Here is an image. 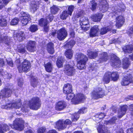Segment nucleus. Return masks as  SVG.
<instances>
[{"label": "nucleus", "mask_w": 133, "mask_h": 133, "mask_svg": "<svg viewBox=\"0 0 133 133\" xmlns=\"http://www.w3.org/2000/svg\"><path fill=\"white\" fill-rule=\"evenodd\" d=\"M66 99L68 100L71 99V102L73 104H78L82 102L86 97L82 94H78L75 95L74 93L70 92L66 94Z\"/></svg>", "instance_id": "nucleus-1"}, {"label": "nucleus", "mask_w": 133, "mask_h": 133, "mask_svg": "<svg viewBox=\"0 0 133 133\" xmlns=\"http://www.w3.org/2000/svg\"><path fill=\"white\" fill-rule=\"evenodd\" d=\"M53 16L52 15L50 14L49 16L47 17L46 19L41 18L39 20V25L40 26L43 27L44 30V31L47 32L49 30V27L48 25L49 21L48 19L51 22L53 20Z\"/></svg>", "instance_id": "nucleus-2"}, {"label": "nucleus", "mask_w": 133, "mask_h": 133, "mask_svg": "<svg viewBox=\"0 0 133 133\" xmlns=\"http://www.w3.org/2000/svg\"><path fill=\"white\" fill-rule=\"evenodd\" d=\"M88 60L87 57L82 54H79L78 55V68L80 69H82L85 68L86 62Z\"/></svg>", "instance_id": "nucleus-3"}, {"label": "nucleus", "mask_w": 133, "mask_h": 133, "mask_svg": "<svg viewBox=\"0 0 133 133\" xmlns=\"http://www.w3.org/2000/svg\"><path fill=\"white\" fill-rule=\"evenodd\" d=\"M17 66L19 72H21L22 71L27 72L30 70L31 64L29 61L25 59L22 62L21 65H17Z\"/></svg>", "instance_id": "nucleus-4"}, {"label": "nucleus", "mask_w": 133, "mask_h": 133, "mask_svg": "<svg viewBox=\"0 0 133 133\" xmlns=\"http://www.w3.org/2000/svg\"><path fill=\"white\" fill-rule=\"evenodd\" d=\"M29 106L31 109L37 110L41 105V101L38 97H34L29 101Z\"/></svg>", "instance_id": "nucleus-5"}, {"label": "nucleus", "mask_w": 133, "mask_h": 133, "mask_svg": "<svg viewBox=\"0 0 133 133\" xmlns=\"http://www.w3.org/2000/svg\"><path fill=\"white\" fill-rule=\"evenodd\" d=\"M75 42L73 40H71L69 42L65 45V46L69 48L65 53V55L66 57L69 59H71L73 56V53L72 51L70 49L75 44Z\"/></svg>", "instance_id": "nucleus-6"}, {"label": "nucleus", "mask_w": 133, "mask_h": 133, "mask_svg": "<svg viewBox=\"0 0 133 133\" xmlns=\"http://www.w3.org/2000/svg\"><path fill=\"white\" fill-rule=\"evenodd\" d=\"M24 121L22 118H17L14 121L12 128L16 130L21 131L24 128Z\"/></svg>", "instance_id": "nucleus-7"}, {"label": "nucleus", "mask_w": 133, "mask_h": 133, "mask_svg": "<svg viewBox=\"0 0 133 133\" xmlns=\"http://www.w3.org/2000/svg\"><path fill=\"white\" fill-rule=\"evenodd\" d=\"M19 17L21 18V22L23 24L25 25L27 24L28 22L31 20V16L27 13L23 12H21L19 15Z\"/></svg>", "instance_id": "nucleus-8"}, {"label": "nucleus", "mask_w": 133, "mask_h": 133, "mask_svg": "<svg viewBox=\"0 0 133 133\" xmlns=\"http://www.w3.org/2000/svg\"><path fill=\"white\" fill-rule=\"evenodd\" d=\"M105 95L104 91L102 90V89L99 88L92 92L91 96L92 98L96 99L102 98Z\"/></svg>", "instance_id": "nucleus-9"}, {"label": "nucleus", "mask_w": 133, "mask_h": 133, "mask_svg": "<svg viewBox=\"0 0 133 133\" xmlns=\"http://www.w3.org/2000/svg\"><path fill=\"white\" fill-rule=\"evenodd\" d=\"M111 61V65L115 68H118L121 66V62L117 56L114 54L112 55Z\"/></svg>", "instance_id": "nucleus-10"}, {"label": "nucleus", "mask_w": 133, "mask_h": 133, "mask_svg": "<svg viewBox=\"0 0 133 133\" xmlns=\"http://www.w3.org/2000/svg\"><path fill=\"white\" fill-rule=\"evenodd\" d=\"M57 38L60 41L64 39L67 36V32L64 28H62L57 32Z\"/></svg>", "instance_id": "nucleus-11"}, {"label": "nucleus", "mask_w": 133, "mask_h": 133, "mask_svg": "<svg viewBox=\"0 0 133 133\" xmlns=\"http://www.w3.org/2000/svg\"><path fill=\"white\" fill-rule=\"evenodd\" d=\"M80 24L82 29L87 31L89 29V27L85 26L89 24L88 19V17H83L80 18Z\"/></svg>", "instance_id": "nucleus-12"}, {"label": "nucleus", "mask_w": 133, "mask_h": 133, "mask_svg": "<svg viewBox=\"0 0 133 133\" xmlns=\"http://www.w3.org/2000/svg\"><path fill=\"white\" fill-rule=\"evenodd\" d=\"M64 71L66 74L68 76H72L75 73L74 68L72 65L69 64H67L65 66Z\"/></svg>", "instance_id": "nucleus-13"}, {"label": "nucleus", "mask_w": 133, "mask_h": 133, "mask_svg": "<svg viewBox=\"0 0 133 133\" xmlns=\"http://www.w3.org/2000/svg\"><path fill=\"white\" fill-rule=\"evenodd\" d=\"M99 6L100 10L103 13L107 11L109 7L108 4L106 0H101Z\"/></svg>", "instance_id": "nucleus-14"}, {"label": "nucleus", "mask_w": 133, "mask_h": 133, "mask_svg": "<svg viewBox=\"0 0 133 133\" xmlns=\"http://www.w3.org/2000/svg\"><path fill=\"white\" fill-rule=\"evenodd\" d=\"M13 37L15 40H17L20 42L22 41L24 38L25 34L23 31H20L18 33L15 32Z\"/></svg>", "instance_id": "nucleus-15"}, {"label": "nucleus", "mask_w": 133, "mask_h": 133, "mask_svg": "<svg viewBox=\"0 0 133 133\" xmlns=\"http://www.w3.org/2000/svg\"><path fill=\"white\" fill-rule=\"evenodd\" d=\"M87 111V109L85 107H84L79 109L78 111V113H75L74 116L72 117L71 119L72 121L75 122L78 120L79 117L78 114H81L85 113Z\"/></svg>", "instance_id": "nucleus-16"}, {"label": "nucleus", "mask_w": 133, "mask_h": 133, "mask_svg": "<svg viewBox=\"0 0 133 133\" xmlns=\"http://www.w3.org/2000/svg\"><path fill=\"white\" fill-rule=\"evenodd\" d=\"M66 106V102L64 101H59L56 104L55 109L58 111H61L64 109Z\"/></svg>", "instance_id": "nucleus-17"}, {"label": "nucleus", "mask_w": 133, "mask_h": 133, "mask_svg": "<svg viewBox=\"0 0 133 133\" xmlns=\"http://www.w3.org/2000/svg\"><path fill=\"white\" fill-rule=\"evenodd\" d=\"M131 76H126L122 79L121 83L122 85L125 86L130 83H133V77L131 78Z\"/></svg>", "instance_id": "nucleus-18"}, {"label": "nucleus", "mask_w": 133, "mask_h": 133, "mask_svg": "<svg viewBox=\"0 0 133 133\" xmlns=\"http://www.w3.org/2000/svg\"><path fill=\"white\" fill-rule=\"evenodd\" d=\"M124 21V17L122 16H119L116 18V25L118 28L121 27L123 25Z\"/></svg>", "instance_id": "nucleus-19"}, {"label": "nucleus", "mask_w": 133, "mask_h": 133, "mask_svg": "<svg viewBox=\"0 0 133 133\" xmlns=\"http://www.w3.org/2000/svg\"><path fill=\"white\" fill-rule=\"evenodd\" d=\"M35 42L34 41H29L26 46L27 49L30 52H33L35 50Z\"/></svg>", "instance_id": "nucleus-20"}, {"label": "nucleus", "mask_w": 133, "mask_h": 133, "mask_svg": "<svg viewBox=\"0 0 133 133\" xmlns=\"http://www.w3.org/2000/svg\"><path fill=\"white\" fill-rule=\"evenodd\" d=\"M39 4V2L35 1L31 2L30 5V9L31 11L34 12L35 11L37 10Z\"/></svg>", "instance_id": "nucleus-21"}, {"label": "nucleus", "mask_w": 133, "mask_h": 133, "mask_svg": "<svg viewBox=\"0 0 133 133\" xmlns=\"http://www.w3.org/2000/svg\"><path fill=\"white\" fill-rule=\"evenodd\" d=\"M98 32V26L97 25L94 26L91 29L90 33V36L91 37L96 36L97 35Z\"/></svg>", "instance_id": "nucleus-22"}, {"label": "nucleus", "mask_w": 133, "mask_h": 133, "mask_svg": "<svg viewBox=\"0 0 133 133\" xmlns=\"http://www.w3.org/2000/svg\"><path fill=\"white\" fill-rule=\"evenodd\" d=\"M55 128L60 130L64 129L66 128V127L63 124V121L59 120L56 123Z\"/></svg>", "instance_id": "nucleus-23"}, {"label": "nucleus", "mask_w": 133, "mask_h": 133, "mask_svg": "<svg viewBox=\"0 0 133 133\" xmlns=\"http://www.w3.org/2000/svg\"><path fill=\"white\" fill-rule=\"evenodd\" d=\"M72 85L69 84H67L64 85L63 88V92L67 94L69 93L72 92Z\"/></svg>", "instance_id": "nucleus-24"}, {"label": "nucleus", "mask_w": 133, "mask_h": 133, "mask_svg": "<svg viewBox=\"0 0 133 133\" xmlns=\"http://www.w3.org/2000/svg\"><path fill=\"white\" fill-rule=\"evenodd\" d=\"M97 130L99 133H110L109 131H108L106 127L104 125H100L97 128Z\"/></svg>", "instance_id": "nucleus-25"}, {"label": "nucleus", "mask_w": 133, "mask_h": 133, "mask_svg": "<svg viewBox=\"0 0 133 133\" xmlns=\"http://www.w3.org/2000/svg\"><path fill=\"white\" fill-rule=\"evenodd\" d=\"M127 109L128 107L127 105H124L121 107L119 112L118 117L119 118L121 117L125 114Z\"/></svg>", "instance_id": "nucleus-26"}, {"label": "nucleus", "mask_w": 133, "mask_h": 133, "mask_svg": "<svg viewBox=\"0 0 133 133\" xmlns=\"http://www.w3.org/2000/svg\"><path fill=\"white\" fill-rule=\"evenodd\" d=\"M47 49L49 53L53 54L54 52L53 44L51 42L49 43L47 45Z\"/></svg>", "instance_id": "nucleus-27"}, {"label": "nucleus", "mask_w": 133, "mask_h": 133, "mask_svg": "<svg viewBox=\"0 0 133 133\" xmlns=\"http://www.w3.org/2000/svg\"><path fill=\"white\" fill-rule=\"evenodd\" d=\"M123 51L125 53H131L133 51V45H128L125 46L123 48Z\"/></svg>", "instance_id": "nucleus-28"}, {"label": "nucleus", "mask_w": 133, "mask_h": 133, "mask_svg": "<svg viewBox=\"0 0 133 133\" xmlns=\"http://www.w3.org/2000/svg\"><path fill=\"white\" fill-rule=\"evenodd\" d=\"M102 16V14L99 13L98 14H95L92 16L91 18L94 21L97 22L101 20Z\"/></svg>", "instance_id": "nucleus-29"}, {"label": "nucleus", "mask_w": 133, "mask_h": 133, "mask_svg": "<svg viewBox=\"0 0 133 133\" xmlns=\"http://www.w3.org/2000/svg\"><path fill=\"white\" fill-rule=\"evenodd\" d=\"M111 74V72H108L105 74L103 79V81L105 83H108L109 82Z\"/></svg>", "instance_id": "nucleus-30"}, {"label": "nucleus", "mask_w": 133, "mask_h": 133, "mask_svg": "<svg viewBox=\"0 0 133 133\" xmlns=\"http://www.w3.org/2000/svg\"><path fill=\"white\" fill-rule=\"evenodd\" d=\"M130 64L129 58H126L123 59V61L122 67L124 69H126L129 66Z\"/></svg>", "instance_id": "nucleus-31"}, {"label": "nucleus", "mask_w": 133, "mask_h": 133, "mask_svg": "<svg viewBox=\"0 0 133 133\" xmlns=\"http://www.w3.org/2000/svg\"><path fill=\"white\" fill-rule=\"evenodd\" d=\"M21 104L20 99H18L16 100L15 103L11 104V107L16 109L19 108L21 105Z\"/></svg>", "instance_id": "nucleus-32"}, {"label": "nucleus", "mask_w": 133, "mask_h": 133, "mask_svg": "<svg viewBox=\"0 0 133 133\" xmlns=\"http://www.w3.org/2000/svg\"><path fill=\"white\" fill-rule=\"evenodd\" d=\"M38 82V80L36 77H33L31 78V84L33 87H35L37 86Z\"/></svg>", "instance_id": "nucleus-33"}, {"label": "nucleus", "mask_w": 133, "mask_h": 133, "mask_svg": "<svg viewBox=\"0 0 133 133\" xmlns=\"http://www.w3.org/2000/svg\"><path fill=\"white\" fill-rule=\"evenodd\" d=\"M8 129V125L5 124H0V133H4Z\"/></svg>", "instance_id": "nucleus-34"}, {"label": "nucleus", "mask_w": 133, "mask_h": 133, "mask_svg": "<svg viewBox=\"0 0 133 133\" xmlns=\"http://www.w3.org/2000/svg\"><path fill=\"white\" fill-rule=\"evenodd\" d=\"M25 45L24 44L19 45L18 46L17 50L18 52L23 54L25 53Z\"/></svg>", "instance_id": "nucleus-35"}, {"label": "nucleus", "mask_w": 133, "mask_h": 133, "mask_svg": "<svg viewBox=\"0 0 133 133\" xmlns=\"http://www.w3.org/2000/svg\"><path fill=\"white\" fill-rule=\"evenodd\" d=\"M119 75L117 72H115L111 73L110 77L113 81H116L119 78Z\"/></svg>", "instance_id": "nucleus-36"}, {"label": "nucleus", "mask_w": 133, "mask_h": 133, "mask_svg": "<svg viewBox=\"0 0 133 133\" xmlns=\"http://www.w3.org/2000/svg\"><path fill=\"white\" fill-rule=\"evenodd\" d=\"M46 70L48 72H51L52 69V65L50 62L44 64Z\"/></svg>", "instance_id": "nucleus-37"}, {"label": "nucleus", "mask_w": 133, "mask_h": 133, "mask_svg": "<svg viewBox=\"0 0 133 133\" xmlns=\"http://www.w3.org/2000/svg\"><path fill=\"white\" fill-rule=\"evenodd\" d=\"M63 57H59L57 61V66L59 68L62 67L63 65Z\"/></svg>", "instance_id": "nucleus-38"}, {"label": "nucleus", "mask_w": 133, "mask_h": 133, "mask_svg": "<svg viewBox=\"0 0 133 133\" xmlns=\"http://www.w3.org/2000/svg\"><path fill=\"white\" fill-rule=\"evenodd\" d=\"M69 15L68 11L65 10L63 11L60 15L61 18L63 20H65Z\"/></svg>", "instance_id": "nucleus-39"}, {"label": "nucleus", "mask_w": 133, "mask_h": 133, "mask_svg": "<svg viewBox=\"0 0 133 133\" xmlns=\"http://www.w3.org/2000/svg\"><path fill=\"white\" fill-rule=\"evenodd\" d=\"M101 57L100 59V61L101 62L106 61L108 59L107 54L106 52H104L101 54Z\"/></svg>", "instance_id": "nucleus-40"}, {"label": "nucleus", "mask_w": 133, "mask_h": 133, "mask_svg": "<svg viewBox=\"0 0 133 133\" xmlns=\"http://www.w3.org/2000/svg\"><path fill=\"white\" fill-rule=\"evenodd\" d=\"M112 27L107 26L106 27L102 28L101 31L100 33L101 34L103 35L106 34L108 31L111 30L112 29Z\"/></svg>", "instance_id": "nucleus-41"}, {"label": "nucleus", "mask_w": 133, "mask_h": 133, "mask_svg": "<svg viewBox=\"0 0 133 133\" xmlns=\"http://www.w3.org/2000/svg\"><path fill=\"white\" fill-rule=\"evenodd\" d=\"M59 10V9L57 6L54 5L50 8L51 13L52 14H56Z\"/></svg>", "instance_id": "nucleus-42"}, {"label": "nucleus", "mask_w": 133, "mask_h": 133, "mask_svg": "<svg viewBox=\"0 0 133 133\" xmlns=\"http://www.w3.org/2000/svg\"><path fill=\"white\" fill-rule=\"evenodd\" d=\"M97 54L96 52H93L92 51L88 52V55L89 57L91 59L94 58L96 57Z\"/></svg>", "instance_id": "nucleus-43"}, {"label": "nucleus", "mask_w": 133, "mask_h": 133, "mask_svg": "<svg viewBox=\"0 0 133 133\" xmlns=\"http://www.w3.org/2000/svg\"><path fill=\"white\" fill-rule=\"evenodd\" d=\"M8 88H5L3 89L1 92V96L3 97H6L8 95Z\"/></svg>", "instance_id": "nucleus-44"}, {"label": "nucleus", "mask_w": 133, "mask_h": 133, "mask_svg": "<svg viewBox=\"0 0 133 133\" xmlns=\"http://www.w3.org/2000/svg\"><path fill=\"white\" fill-rule=\"evenodd\" d=\"M95 1L94 0H91L90 2V5H91L90 8L93 11L95 10L97 8V4Z\"/></svg>", "instance_id": "nucleus-45"}, {"label": "nucleus", "mask_w": 133, "mask_h": 133, "mask_svg": "<svg viewBox=\"0 0 133 133\" xmlns=\"http://www.w3.org/2000/svg\"><path fill=\"white\" fill-rule=\"evenodd\" d=\"M38 30L37 26V25H31L29 28V30L32 32H34Z\"/></svg>", "instance_id": "nucleus-46"}, {"label": "nucleus", "mask_w": 133, "mask_h": 133, "mask_svg": "<svg viewBox=\"0 0 133 133\" xmlns=\"http://www.w3.org/2000/svg\"><path fill=\"white\" fill-rule=\"evenodd\" d=\"M74 8V6L72 5H71L68 6V11L70 16L71 15Z\"/></svg>", "instance_id": "nucleus-47"}, {"label": "nucleus", "mask_w": 133, "mask_h": 133, "mask_svg": "<svg viewBox=\"0 0 133 133\" xmlns=\"http://www.w3.org/2000/svg\"><path fill=\"white\" fill-rule=\"evenodd\" d=\"M83 11L82 10H78V11H77L76 13H75L74 16L75 18H78L82 15L83 14Z\"/></svg>", "instance_id": "nucleus-48"}, {"label": "nucleus", "mask_w": 133, "mask_h": 133, "mask_svg": "<svg viewBox=\"0 0 133 133\" xmlns=\"http://www.w3.org/2000/svg\"><path fill=\"white\" fill-rule=\"evenodd\" d=\"M117 118L116 117H114L110 120L107 122H105L104 123L106 124H108L109 123L113 124L115 122V120Z\"/></svg>", "instance_id": "nucleus-49"}, {"label": "nucleus", "mask_w": 133, "mask_h": 133, "mask_svg": "<svg viewBox=\"0 0 133 133\" xmlns=\"http://www.w3.org/2000/svg\"><path fill=\"white\" fill-rule=\"evenodd\" d=\"M7 25L5 19L2 18L0 19V25L1 26H5Z\"/></svg>", "instance_id": "nucleus-50"}, {"label": "nucleus", "mask_w": 133, "mask_h": 133, "mask_svg": "<svg viewBox=\"0 0 133 133\" xmlns=\"http://www.w3.org/2000/svg\"><path fill=\"white\" fill-rule=\"evenodd\" d=\"M19 19L17 18L13 19L11 22V24L12 25H16L17 24L19 21Z\"/></svg>", "instance_id": "nucleus-51"}, {"label": "nucleus", "mask_w": 133, "mask_h": 133, "mask_svg": "<svg viewBox=\"0 0 133 133\" xmlns=\"http://www.w3.org/2000/svg\"><path fill=\"white\" fill-rule=\"evenodd\" d=\"M45 129V127H41L38 129V133H44Z\"/></svg>", "instance_id": "nucleus-52"}, {"label": "nucleus", "mask_w": 133, "mask_h": 133, "mask_svg": "<svg viewBox=\"0 0 133 133\" xmlns=\"http://www.w3.org/2000/svg\"><path fill=\"white\" fill-rule=\"evenodd\" d=\"M18 85L20 87H21L22 86L23 83V80L22 79L20 78L18 80Z\"/></svg>", "instance_id": "nucleus-53"}, {"label": "nucleus", "mask_w": 133, "mask_h": 133, "mask_svg": "<svg viewBox=\"0 0 133 133\" xmlns=\"http://www.w3.org/2000/svg\"><path fill=\"white\" fill-rule=\"evenodd\" d=\"M105 114L103 113H101L100 114L98 115H96L95 116V117L97 118H99L100 119L104 118L105 116Z\"/></svg>", "instance_id": "nucleus-54"}, {"label": "nucleus", "mask_w": 133, "mask_h": 133, "mask_svg": "<svg viewBox=\"0 0 133 133\" xmlns=\"http://www.w3.org/2000/svg\"><path fill=\"white\" fill-rule=\"evenodd\" d=\"M71 123V121L69 119H67L64 122L63 121V124L65 125L66 127V125H70Z\"/></svg>", "instance_id": "nucleus-55"}, {"label": "nucleus", "mask_w": 133, "mask_h": 133, "mask_svg": "<svg viewBox=\"0 0 133 133\" xmlns=\"http://www.w3.org/2000/svg\"><path fill=\"white\" fill-rule=\"evenodd\" d=\"M7 38V37H5L4 38V39H2V38H1V36H0V43H5V42L6 41V39Z\"/></svg>", "instance_id": "nucleus-56"}, {"label": "nucleus", "mask_w": 133, "mask_h": 133, "mask_svg": "<svg viewBox=\"0 0 133 133\" xmlns=\"http://www.w3.org/2000/svg\"><path fill=\"white\" fill-rule=\"evenodd\" d=\"M128 34L130 35L133 34V28L132 27L130 28L128 32Z\"/></svg>", "instance_id": "nucleus-57"}, {"label": "nucleus", "mask_w": 133, "mask_h": 133, "mask_svg": "<svg viewBox=\"0 0 133 133\" xmlns=\"http://www.w3.org/2000/svg\"><path fill=\"white\" fill-rule=\"evenodd\" d=\"M9 65L11 67H12L13 66V63L11 58H9Z\"/></svg>", "instance_id": "nucleus-58"}, {"label": "nucleus", "mask_w": 133, "mask_h": 133, "mask_svg": "<svg viewBox=\"0 0 133 133\" xmlns=\"http://www.w3.org/2000/svg\"><path fill=\"white\" fill-rule=\"evenodd\" d=\"M46 133H57V131L54 130H49Z\"/></svg>", "instance_id": "nucleus-59"}, {"label": "nucleus", "mask_w": 133, "mask_h": 133, "mask_svg": "<svg viewBox=\"0 0 133 133\" xmlns=\"http://www.w3.org/2000/svg\"><path fill=\"white\" fill-rule=\"evenodd\" d=\"M127 133H133V128L128 129L127 130Z\"/></svg>", "instance_id": "nucleus-60"}, {"label": "nucleus", "mask_w": 133, "mask_h": 133, "mask_svg": "<svg viewBox=\"0 0 133 133\" xmlns=\"http://www.w3.org/2000/svg\"><path fill=\"white\" fill-rule=\"evenodd\" d=\"M119 8H120V9L119 8V10H120L121 11H122L124 10L125 7L124 5H122V7H120Z\"/></svg>", "instance_id": "nucleus-61"}, {"label": "nucleus", "mask_w": 133, "mask_h": 133, "mask_svg": "<svg viewBox=\"0 0 133 133\" xmlns=\"http://www.w3.org/2000/svg\"><path fill=\"white\" fill-rule=\"evenodd\" d=\"M90 68L91 69V70L92 71L94 70H95V69H96V67H95L94 65H93V66L92 65L90 66Z\"/></svg>", "instance_id": "nucleus-62"}, {"label": "nucleus", "mask_w": 133, "mask_h": 133, "mask_svg": "<svg viewBox=\"0 0 133 133\" xmlns=\"http://www.w3.org/2000/svg\"><path fill=\"white\" fill-rule=\"evenodd\" d=\"M21 61L20 58H19L16 60L15 62L17 63H19Z\"/></svg>", "instance_id": "nucleus-63"}, {"label": "nucleus", "mask_w": 133, "mask_h": 133, "mask_svg": "<svg viewBox=\"0 0 133 133\" xmlns=\"http://www.w3.org/2000/svg\"><path fill=\"white\" fill-rule=\"evenodd\" d=\"M25 133H34L31 130H29L26 131Z\"/></svg>", "instance_id": "nucleus-64"}]
</instances>
